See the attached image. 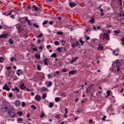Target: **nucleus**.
<instances>
[{
    "instance_id": "6e6552de",
    "label": "nucleus",
    "mask_w": 124,
    "mask_h": 124,
    "mask_svg": "<svg viewBox=\"0 0 124 124\" xmlns=\"http://www.w3.org/2000/svg\"><path fill=\"white\" fill-rule=\"evenodd\" d=\"M46 84H47V87H48V88H50V87L52 85V81H46Z\"/></svg>"
},
{
    "instance_id": "a211bd4d",
    "label": "nucleus",
    "mask_w": 124,
    "mask_h": 124,
    "mask_svg": "<svg viewBox=\"0 0 124 124\" xmlns=\"http://www.w3.org/2000/svg\"><path fill=\"white\" fill-rule=\"evenodd\" d=\"M34 57L36 59H37L38 60H39V59H40V55L37 54H35Z\"/></svg>"
},
{
    "instance_id": "c756f323",
    "label": "nucleus",
    "mask_w": 124,
    "mask_h": 124,
    "mask_svg": "<svg viewBox=\"0 0 124 124\" xmlns=\"http://www.w3.org/2000/svg\"><path fill=\"white\" fill-rule=\"evenodd\" d=\"M48 23V20H45L43 22V25H46Z\"/></svg>"
},
{
    "instance_id": "0e129e2a",
    "label": "nucleus",
    "mask_w": 124,
    "mask_h": 124,
    "mask_svg": "<svg viewBox=\"0 0 124 124\" xmlns=\"http://www.w3.org/2000/svg\"><path fill=\"white\" fill-rule=\"evenodd\" d=\"M62 71L63 72H66V69H63L62 70Z\"/></svg>"
},
{
    "instance_id": "e433bc0d",
    "label": "nucleus",
    "mask_w": 124,
    "mask_h": 124,
    "mask_svg": "<svg viewBox=\"0 0 124 124\" xmlns=\"http://www.w3.org/2000/svg\"><path fill=\"white\" fill-rule=\"evenodd\" d=\"M12 14V12L11 11H9L7 13V16H8L9 15H11V14Z\"/></svg>"
},
{
    "instance_id": "4be33fe9",
    "label": "nucleus",
    "mask_w": 124,
    "mask_h": 124,
    "mask_svg": "<svg viewBox=\"0 0 124 124\" xmlns=\"http://www.w3.org/2000/svg\"><path fill=\"white\" fill-rule=\"evenodd\" d=\"M80 43L81 44V45H84V43H85V41H83L81 39H79Z\"/></svg>"
},
{
    "instance_id": "4c0bfd02",
    "label": "nucleus",
    "mask_w": 124,
    "mask_h": 124,
    "mask_svg": "<svg viewBox=\"0 0 124 124\" xmlns=\"http://www.w3.org/2000/svg\"><path fill=\"white\" fill-rule=\"evenodd\" d=\"M54 44L55 45L58 46L60 45V43H59V42H58V41H55L54 42Z\"/></svg>"
},
{
    "instance_id": "2f4dec72",
    "label": "nucleus",
    "mask_w": 124,
    "mask_h": 124,
    "mask_svg": "<svg viewBox=\"0 0 124 124\" xmlns=\"http://www.w3.org/2000/svg\"><path fill=\"white\" fill-rule=\"evenodd\" d=\"M84 37L86 38V39H87V40H90V39H91V38H90L89 36H87V35H85Z\"/></svg>"
},
{
    "instance_id": "c9c22d12",
    "label": "nucleus",
    "mask_w": 124,
    "mask_h": 124,
    "mask_svg": "<svg viewBox=\"0 0 124 124\" xmlns=\"http://www.w3.org/2000/svg\"><path fill=\"white\" fill-rule=\"evenodd\" d=\"M29 37V34H24L23 37H24V38H27V37Z\"/></svg>"
},
{
    "instance_id": "5701e85b",
    "label": "nucleus",
    "mask_w": 124,
    "mask_h": 124,
    "mask_svg": "<svg viewBox=\"0 0 124 124\" xmlns=\"http://www.w3.org/2000/svg\"><path fill=\"white\" fill-rule=\"evenodd\" d=\"M46 97H47V94L44 93V94H43L42 98H43V99H45V98H46Z\"/></svg>"
},
{
    "instance_id": "79ce46f5",
    "label": "nucleus",
    "mask_w": 124,
    "mask_h": 124,
    "mask_svg": "<svg viewBox=\"0 0 124 124\" xmlns=\"http://www.w3.org/2000/svg\"><path fill=\"white\" fill-rule=\"evenodd\" d=\"M110 93H111V91L108 90V91L107 92V94H108V96H110Z\"/></svg>"
},
{
    "instance_id": "13d9d810",
    "label": "nucleus",
    "mask_w": 124,
    "mask_h": 124,
    "mask_svg": "<svg viewBox=\"0 0 124 124\" xmlns=\"http://www.w3.org/2000/svg\"><path fill=\"white\" fill-rule=\"evenodd\" d=\"M76 46H78L79 45V42L77 41L76 43Z\"/></svg>"
},
{
    "instance_id": "c85d7f7f",
    "label": "nucleus",
    "mask_w": 124,
    "mask_h": 124,
    "mask_svg": "<svg viewBox=\"0 0 124 124\" xmlns=\"http://www.w3.org/2000/svg\"><path fill=\"white\" fill-rule=\"evenodd\" d=\"M27 105V104L25 103V102H22V107H26V106Z\"/></svg>"
},
{
    "instance_id": "dca6fc26",
    "label": "nucleus",
    "mask_w": 124,
    "mask_h": 124,
    "mask_svg": "<svg viewBox=\"0 0 124 124\" xmlns=\"http://www.w3.org/2000/svg\"><path fill=\"white\" fill-rule=\"evenodd\" d=\"M113 32L115 33V34H119V33H121V31L118 30L117 31H114Z\"/></svg>"
},
{
    "instance_id": "c03bdc74",
    "label": "nucleus",
    "mask_w": 124,
    "mask_h": 124,
    "mask_svg": "<svg viewBox=\"0 0 124 124\" xmlns=\"http://www.w3.org/2000/svg\"><path fill=\"white\" fill-rule=\"evenodd\" d=\"M43 36V34H40L37 36L38 38H40V37H42Z\"/></svg>"
},
{
    "instance_id": "8fccbe9b",
    "label": "nucleus",
    "mask_w": 124,
    "mask_h": 124,
    "mask_svg": "<svg viewBox=\"0 0 124 124\" xmlns=\"http://www.w3.org/2000/svg\"><path fill=\"white\" fill-rule=\"evenodd\" d=\"M27 22H28V24L29 25V26H31V20H28Z\"/></svg>"
},
{
    "instance_id": "603ef678",
    "label": "nucleus",
    "mask_w": 124,
    "mask_h": 124,
    "mask_svg": "<svg viewBox=\"0 0 124 124\" xmlns=\"http://www.w3.org/2000/svg\"><path fill=\"white\" fill-rule=\"evenodd\" d=\"M15 90L16 92H17V93H19V92H20V89H19L18 88L16 87L15 88Z\"/></svg>"
},
{
    "instance_id": "49530a36",
    "label": "nucleus",
    "mask_w": 124,
    "mask_h": 124,
    "mask_svg": "<svg viewBox=\"0 0 124 124\" xmlns=\"http://www.w3.org/2000/svg\"><path fill=\"white\" fill-rule=\"evenodd\" d=\"M17 96L18 98H21L22 97H23V96L22 95V94H18Z\"/></svg>"
},
{
    "instance_id": "4468645a",
    "label": "nucleus",
    "mask_w": 124,
    "mask_h": 124,
    "mask_svg": "<svg viewBox=\"0 0 124 124\" xmlns=\"http://www.w3.org/2000/svg\"><path fill=\"white\" fill-rule=\"evenodd\" d=\"M6 76L7 77H10L11 76V73L10 71H8L6 73Z\"/></svg>"
},
{
    "instance_id": "a19ab883",
    "label": "nucleus",
    "mask_w": 124,
    "mask_h": 124,
    "mask_svg": "<svg viewBox=\"0 0 124 124\" xmlns=\"http://www.w3.org/2000/svg\"><path fill=\"white\" fill-rule=\"evenodd\" d=\"M37 69H38V70H41V66H40V65H39V64H38V65H37Z\"/></svg>"
},
{
    "instance_id": "ddd939ff",
    "label": "nucleus",
    "mask_w": 124,
    "mask_h": 124,
    "mask_svg": "<svg viewBox=\"0 0 124 124\" xmlns=\"http://www.w3.org/2000/svg\"><path fill=\"white\" fill-rule=\"evenodd\" d=\"M78 59V57H76L74 59L72 60L71 62H70V63H74V62H76V61H77V59Z\"/></svg>"
},
{
    "instance_id": "bf43d9fd",
    "label": "nucleus",
    "mask_w": 124,
    "mask_h": 124,
    "mask_svg": "<svg viewBox=\"0 0 124 124\" xmlns=\"http://www.w3.org/2000/svg\"><path fill=\"white\" fill-rule=\"evenodd\" d=\"M47 49H49V48H51V45H47L46 46Z\"/></svg>"
},
{
    "instance_id": "a18cd8bd",
    "label": "nucleus",
    "mask_w": 124,
    "mask_h": 124,
    "mask_svg": "<svg viewBox=\"0 0 124 124\" xmlns=\"http://www.w3.org/2000/svg\"><path fill=\"white\" fill-rule=\"evenodd\" d=\"M7 88V84H5V86L3 87V90H6Z\"/></svg>"
},
{
    "instance_id": "f8f14e48",
    "label": "nucleus",
    "mask_w": 124,
    "mask_h": 124,
    "mask_svg": "<svg viewBox=\"0 0 124 124\" xmlns=\"http://www.w3.org/2000/svg\"><path fill=\"white\" fill-rule=\"evenodd\" d=\"M32 8H34L35 11H38L39 8L37 7L36 5H33Z\"/></svg>"
},
{
    "instance_id": "1a4fd4ad",
    "label": "nucleus",
    "mask_w": 124,
    "mask_h": 124,
    "mask_svg": "<svg viewBox=\"0 0 124 124\" xmlns=\"http://www.w3.org/2000/svg\"><path fill=\"white\" fill-rule=\"evenodd\" d=\"M21 104V102L20 101H16L15 102V105L16 106H19Z\"/></svg>"
},
{
    "instance_id": "e2e57ef3",
    "label": "nucleus",
    "mask_w": 124,
    "mask_h": 124,
    "mask_svg": "<svg viewBox=\"0 0 124 124\" xmlns=\"http://www.w3.org/2000/svg\"><path fill=\"white\" fill-rule=\"evenodd\" d=\"M33 51H36V52H37V49H36V47H35L33 49Z\"/></svg>"
},
{
    "instance_id": "aec40b11",
    "label": "nucleus",
    "mask_w": 124,
    "mask_h": 124,
    "mask_svg": "<svg viewBox=\"0 0 124 124\" xmlns=\"http://www.w3.org/2000/svg\"><path fill=\"white\" fill-rule=\"evenodd\" d=\"M21 28H22V26H21V25L18 24L16 25V29L17 30V31L18 30H20V29Z\"/></svg>"
},
{
    "instance_id": "0eeeda50",
    "label": "nucleus",
    "mask_w": 124,
    "mask_h": 124,
    "mask_svg": "<svg viewBox=\"0 0 124 124\" xmlns=\"http://www.w3.org/2000/svg\"><path fill=\"white\" fill-rule=\"evenodd\" d=\"M75 73H77V70H74L69 72V74L71 75H74Z\"/></svg>"
},
{
    "instance_id": "58836bf2",
    "label": "nucleus",
    "mask_w": 124,
    "mask_h": 124,
    "mask_svg": "<svg viewBox=\"0 0 124 124\" xmlns=\"http://www.w3.org/2000/svg\"><path fill=\"white\" fill-rule=\"evenodd\" d=\"M33 26H34V27H35V28H39V26H38V25H37L35 23H33Z\"/></svg>"
},
{
    "instance_id": "052dcab7",
    "label": "nucleus",
    "mask_w": 124,
    "mask_h": 124,
    "mask_svg": "<svg viewBox=\"0 0 124 124\" xmlns=\"http://www.w3.org/2000/svg\"><path fill=\"white\" fill-rule=\"evenodd\" d=\"M14 57H13V58H12L11 59V62H13L14 61Z\"/></svg>"
},
{
    "instance_id": "393cba45",
    "label": "nucleus",
    "mask_w": 124,
    "mask_h": 124,
    "mask_svg": "<svg viewBox=\"0 0 124 124\" xmlns=\"http://www.w3.org/2000/svg\"><path fill=\"white\" fill-rule=\"evenodd\" d=\"M71 46L72 47V48H75L76 47V44L72 43L71 44Z\"/></svg>"
},
{
    "instance_id": "f704fd0d",
    "label": "nucleus",
    "mask_w": 124,
    "mask_h": 124,
    "mask_svg": "<svg viewBox=\"0 0 124 124\" xmlns=\"http://www.w3.org/2000/svg\"><path fill=\"white\" fill-rule=\"evenodd\" d=\"M31 108L33 109V110H36V107L34 105L31 106Z\"/></svg>"
},
{
    "instance_id": "20e7f679",
    "label": "nucleus",
    "mask_w": 124,
    "mask_h": 124,
    "mask_svg": "<svg viewBox=\"0 0 124 124\" xmlns=\"http://www.w3.org/2000/svg\"><path fill=\"white\" fill-rule=\"evenodd\" d=\"M35 99L37 100V101H40V100H41V97L39 95H36L35 97Z\"/></svg>"
},
{
    "instance_id": "9b49d317",
    "label": "nucleus",
    "mask_w": 124,
    "mask_h": 124,
    "mask_svg": "<svg viewBox=\"0 0 124 124\" xmlns=\"http://www.w3.org/2000/svg\"><path fill=\"white\" fill-rule=\"evenodd\" d=\"M89 22L91 24H93V23H94V18L93 17H92V18L89 20Z\"/></svg>"
},
{
    "instance_id": "09e8293b",
    "label": "nucleus",
    "mask_w": 124,
    "mask_h": 124,
    "mask_svg": "<svg viewBox=\"0 0 124 124\" xmlns=\"http://www.w3.org/2000/svg\"><path fill=\"white\" fill-rule=\"evenodd\" d=\"M45 115V113H44V112H43L42 114H41V118H44V115Z\"/></svg>"
},
{
    "instance_id": "473e14b6",
    "label": "nucleus",
    "mask_w": 124,
    "mask_h": 124,
    "mask_svg": "<svg viewBox=\"0 0 124 124\" xmlns=\"http://www.w3.org/2000/svg\"><path fill=\"white\" fill-rule=\"evenodd\" d=\"M9 41L10 44H13L14 42H13V40H12V39L11 38L9 39Z\"/></svg>"
},
{
    "instance_id": "4d7b16f0",
    "label": "nucleus",
    "mask_w": 124,
    "mask_h": 124,
    "mask_svg": "<svg viewBox=\"0 0 124 124\" xmlns=\"http://www.w3.org/2000/svg\"><path fill=\"white\" fill-rule=\"evenodd\" d=\"M7 69L8 70H10V69H11V66H8V67H7Z\"/></svg>"
},
{
    "instance_id": "37998d69",
    "label": "nucleus",
    "mask_w": 124,
    "mask_h": 124,
    "mask_svg": "<svg viewBox=\"0 0 124 124\" xmlns=\"http://www.w3.org/2000/svg\"><path fill=\"white\" fill-rule=\"evenodd\" d=\"M4 109H5V112H6V113H7V111H8V108L6 107L4 108Z\"/></svg>"
},
{
    "instance_id": "7c9ffc66",
    "label": "nucleus",
    "mask_w": 124,
    "mask_h": 124,
    "mask_svg": "<svg viewBox=\"0 0 124 124\" xmlns=\"http://www.w3.org/2000/svg\"><path fill=\"white\" fill-rule=\"evenodd\" d=\"M93 86H94V85L93 84L92 85H90L88 88L87 90H92L93 89Z\"/></svg>"
},
{
    "instance_id": "a878e982",
    "label": "nucleus",
    "mask_w": 124,
    "mask_h": 124,
    "mask_svg": "<svg viewBox=\"0 0 124 124\" xmlns=\"http://www.w3.org/2000/svg\"><path fill=\"white\" fill-rule=\"evenodd\" d=\"M18 33H21V32H23V28H20L18 30Z\"/></svg>"
},
{
    "instance_id": "39448f33",
    "label": "nucleus",
    "mask_w": 124,
    "mask_h": 124,
    "mask_svg": "<svg viewBox=\"0 0 124 124\" xmlns=\"http://www.w3.org/2000/svg\"><path fill=\"white\" fill-rule=\"evenodd\" d=\"M8 35V34H1L0 35V38H7Z\"/></svg>"
},
{
    "instance_id": "774afa93",
    "label": "nucleus",
    "mask_w": 124,
    "mask_h": 124,
    "mask_svg": "<svg viewBox=\"0 0 124 124\" xmlns=\"http://www.w3.org/2000/svg\"><path fill=\"white\" fill-rule=\"evenodd\" d=\"M22 118H18V122H21V121H22Z\"/></svg>"
},
{
    "instance_id": "cd10ccee",
    "label": "nucleus",
    "mask_w": 124,
    "mask_h": 124,
    "mask_svg": "<svg viewBox=\"0 0 124 124\" xmlns=\"http://www.w3.org/2000/svg\"><path fill=\"white\" fill-rule=\"evenodd\" d=\"M57 34L58 35H62V34H63V32H62V31H58V32H57Z\"/></svg>"
},
{
    "instance_id": "2eb2a0df",
    "label": "nucleus",
    "mask_w": 124,
    "mask_h": 124,
    "mask_svg": "<svg viewBox=\"0 0 124 124\" xmlns=\"http://www.w3.org/2000/svg\"><path fill=\"white\" fill-rule=\"evenodd\" d=\"M20 89H21V90H25V89H26V87H25V84L22 83L21 85Z\"/></svg>"
},
{
    "instance_id": "9d476101",
    "label": "nucleus",
    "mask_w": 124,
    "mask_h": 124,
    "mask_svg": "<svg viewBox=\"0 0 124 124\" xmlns=\"http://www.w3.org/2000/svg\"><path fill=\"white\" fill-rule=\"evenodd\" d=\"M69 5L70 7L72 8L74 7V6H76L77 4L75 3L70 2Z\"/></svg>"
},
{
    "instance_id": "6e6d98bb",
    "label": "nucleus",
    "mask_w": 124,
    "mask_h": 124,
    "mask_svg": "<svg viewBox=\"0 0 124 124\" xmlns=\"http://www.w3.org/2000/svg\"><path fill=\"white\" fill-rule=\"evenodd\" d=\"M49 24L50 25H52L53 24H54V22L53 21H49Z\"/></svg>"
},
{
    "instance_id": "412c9836",
    "label": "nucleus",
    "mask_w": 124,
    "mask_h": 124,
    "mask_svg": "<svg viewBox=\"0 0 124 124\" xmlns=\"http://www.w3.org/2000/svg\"><path fill=\"white\" fill-rule=\"evenodd\" d=\"M116 50H114L113 51L112 54L113 55H115V56H119V53L117 52L116 53Z\"/></svg>"
},
{
    "instance_id": "69168bd1",
    "label": "nucleus",
    "mask_w": 124,
    "mask_h": 124,
    "mask_svg": "<svg viewBox=\"0 0 124 124\" xmlns=\"http://www.w3.org/2000/svg\"><path fill=\"white\" fill-rule=\"evenodd\" d=\"M65 113L67 114V108H65Z\"/></svg>"
},
{
    "instance_id": "bb28decb",
    "label": "nucleus",
    "mask_w": 124,
    "mask_h": 124,
    "mask_svg": "<svg viewBox=\"0 0 124 124\" xmlns=\"http://www.w3.org/2000/svg\"><path fill=\"white\" fill-rule=\"evenodd\" d=\"M17 114L19 115V116H22L23 115V112L22 111H18L17 112Z\"/></svg>"
},
{
    "instance_id": "3c124183",
    "label": "nucleus",
    "mask_w": 124,
    "mask_h": 124,
    "mask_svg": "<svg viewBox=\"0 0 124 124\" xmlns=\"http://www.w3.org/2000/svg\"><path fill=\"white\" fill-rule=\"evenodd\" d=\"M106 118H107V116H106V115H104V117L102 118V120H103V121H105V119H106Z\"/></svg>"
},
{
    "instance_id": "7ed1b4c3",
    "label": "nucleus",
    "mask_w": 124,
    "mask_h": 124,
    "mask_svg": "<svg viewBox=\"0 0 124 124\" xmlns=\"http://www.w3.org/2000/svg\"><path fill=\"white\" fill-rule=\"evenodd\" d=\"M120 67H121V63L118 61L116 62V68L117 69V72H120Z\"/></svg>"
},
{
    "instance_id": "864d4df0",
    "label": "nucleus",
    "mask_w": 124,
    "mask_h": 124,
    "mask_svg": "<svg viewBox=\"0 0 124 124\" xmlns=\"http://www.w3.org/2000/svg\"><path fill=\"white\" fill-rule=\"evenodd\" d=\"M13 96V94L12 93H11L9 95V97H12Z\"/></svg>"
},
{
    "instance_id": "338daca9",
    "label": "nucleus",
    "mask_w": 124,
    "mask_h": 124,
    "mask_svg": "<svg viewBox=\"0 0 124 124\" xmlns=\"http://www.w3.org/2000/svg\"><path fill=\"white\" fill-rule=\"evenodd\" d=\"M6 91H10V88H8V87H7V88L6 89Z\"/></svg>"
},
{
    "instance_id": "b1692460",
    "label": "nucleus",
    "mask_w": 124,
    "mask_h": 124,
    "mask_svg": "<svg viewBox=\"0 0 124 124\" xmlns=\"http://www.w3.org/2000/svg\"><path fill=\"white\" fill-rule=\"evenodd\" d=\"M53 106H54V104H53L52 102H50L49 103V108H52V107H53Z\"/></svg>"
},
{
    "instance_id": "f03ea898",
    "label": "nucleus",
    "mask_w": 124,
    "mask_h": 124,
    "mask_svg": "<svg viewBox=\"0 0 124 124\" xmlns=\"http://www.w3.org/2000/svg\"><path fill=\"white\" fill-rule=\"evenodd\" d=\"M110 35L108 33H105L103 34V40L104 41H106L107 40V42L108 41V40H109L110 39Z\"/></svg>"
},
{
    "instance_id": "6ab92c4d",
    "label": "nucleus",
    "mask_w": 124,
    "mask_h": 124,
    "mask_svg": "<svg viewBox=\"0 0 124 124\" xmlns=\"http://www.w3.org/2000/svg\"><path fill=\"white\" fill-rule=\"evenodd\" d=\"M51 58H57V53L52 54L51 56Z\"/></svg>"
},
{
    "instance_id": "ea45409f",
    "label": "nucleus",
    "mask_w": 124,
    "mask_h": 124,
    "mask_svg": "<svg viewBox=\"0 0 124 124\" xmlns=\"http://www.w3.org/2000/svg\"><path fill=\"white\" fill-rule=\"evenodd\" d=\"M98 50H103V46H100L98 47Z\"/></svg>"
},
{
    "instance_id": "de8ad7c7",
    "label": "nucleus",
    "mask_w": 124,
    "mask_h": 124,
    "mask_svg": "<svg viewBox=\"0 0 124 124\" xmlns=\"http://www.w3.org/2000/svg\"><path fill=\"white\" fill-rule=\"evenodd\" d=\"M3 60V57H0V62H3V61H2Z\"/></svg>"
},
{
    "instance_id": "423d86ee",
    "label": "nucleus",
    "mask_w": 124,
    "mask_h": 124,
    "mask_svg": "<svg viewBox=\"0 0 124 124\" xmlns=\"http://www.w3.org/2000/svg\"><path fill=\"white\" fill-rule=\"evenodd\" d=\"M43 62H44L45 65H48V62H49V60H48V59L46 58L43 60Z\"/></svg>"
},
{
    "instance_id": "680f3d73",
    "label": "nucleus",
    "mask_w": 124,
    "mask_h": 124,
    "mask_svg": "<svg viewBox=\"0 0 124 124\" xmlns=\"http://www.w3.org/2000/svg\"><path fill=\"white\" fill-rule=\"evenodd\" d=\"M55 118H60V115H56L55 116Z\"/></svg>"
},
{
    "instance_id": "f257e3e1",
    "label": "nucleus",
    "mask_w": 124,
    "mask_h": 124,
    "mask_svg": "<svg viewBox=\"0 0 124 124\" xmlns=\"http://www.w3.org/2000/svg\"><path fill=\"white\" fill-rule=\"evenodd\" d=\"M8 114H9V116H10V117H11V118L12 119H13V118H14V117H16V115H17L16 114V113H15V112H14V109H10L8 111Z\"/></svg>"
},
{
    "instance_id": "5fc2aeb1",
    "label": "nucleus",
    "mask_w": 124,
    "mask_h": 124,
    "mask_svg": "<svg viewBox=\"0 0 124 124\" xmlns=\"http://www.w3.org/2000/svg\"><path fill=\"white\" fill-rule=\"evenodd\" d=\"M57 51H59V52L61 53V51L60 50H61V47H59L57 49Z\"/></svg>"
},
{
    "instance_id": "72a5a7b5",
    "label": "nucleus",
    "mask_w": 124,
    "mask_h": 124,
    "mask_svg": "<svg viewBox=\"0 0 124 124\" xmlns=\"http://www.w3.org/2000/svg\"><path fill=\"white\" fill-rule=\"evenodd\" d=\"M48 89L46 88V87H42V91H43V92H45V91H47Z\"/></svg>"
},
{
    "instance_id": "f3484780",
    "label": "nucleus",
    "mask_w": 124,
    "mask_h": 124,
    "mask_svg": "<svg viewBox=\"0 0 124 124\" xmlns=\"http://www.w3.org/2000/svg\"><path fill=\"white\" fill-rule=\"evenodd\" d=\"M55 102H59L61 100V98L60 97H55Z\"/></svg>"
}]
</instances>
